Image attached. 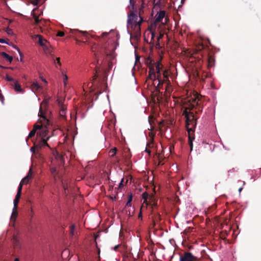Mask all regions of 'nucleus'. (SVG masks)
Returning a JSON list of instances; mask_svg holds the SVG:
<instances>
[{"label":"nucleus","instance_id":"26","mask_svg":"<svg viewBox=\"0 0 261 261\" xmlns=\"http://www.w3.org/2000/svg\"><path fill=\"white\" fill-rule=\"evenodd\" d=\"M158 160H159V163L158 165H163V163H162V161L163 160V159L162 158L160 154H159L158 156Z\"/></svg>","mask_w":261,"mask_h":261},{"label":"nucleus","instance_id":"41","mask_svg":"<svg viewBox=\"0 0 261 261\" xmlns=\"http://www.w3.org/2000/svg\"><path fill=\"white\" fill-rule=\"evenodd\" d=\"M0 43H8L4 39H0Z\"/></svg>","mask_w":261,"mask_h":261},{"label":"nucleus","instance_id":"5","mask_svg":"<svg viewBox=\"0 0 261 261\" xmlns=\"http://www.w3.org/2000/svg\"><path fill=\"white\" fill-rule=\"evenodd\" d=\"M142 198L144 200L143 203L150 205L152 209L157 206L158 201L153 194L149 195L148 193L144 192L142 194Z\"/></svg>","mask_w":261,"mask_h":261},{"label":"nucleus","instance_id":"15","mask_svg":"<svg viewBox=\"0 0 261 261\" xmlns=\"http://www.w3.org/2000/svg\"><path fill=\"white\" fill-rule=\"evenodd\" d=\"M207 61H208V67L209 68L212 67L214 65V62H215L214 57L213 56L209 55L208 56Z\"/></svg>","mask_w":261,"mask_h":261},{"label":"nucleus","instance_id":"11","mask_svg":"<svg viewBox=\"0 0 261 261\" xmlns=\"http://www.w3.org/2000/svg\"><path fill=\"white\" fill-rule=\"evenodd\" d=\"M21 186H19L17 190V193L16 197L14 200V210L17 209L18 203L19 201L20 195L21 194Z\"/></svg>","mask_w":261,"mask_h":261},{"label":"nucleus","instance_id":"55","mask_svg":"<svg viewBox=\"0 0 261 261\" xmlns=\"http://www.w3.org/2000/svg\"><path fill=\"white\" fill-rule=\"evenodd\" d=\"M0 68H4V67H3V66H2V65H0Z\"/></svg>","mask_w":261,"mask_h":261},{"label":"nucleus","instance_id":"57","mask_svg":"<svg viewBox=\"0 0 261 261\" xmlns=\"http://www.w3.org/2000/svg\"><path fill=\"white\" fill-rule=\"evenodd\" d=\"M31 213H33V210L32 209L31 210Z\"/></svg>","mask_w":261,"mask_h":261},{"label":"nucleus","instance_id":"1","mask_svg":"<svg viewBox=\"0 0 261 261\" xmlns=\"http://www.w3.org/2000/svg\"><path fill=\"white\" fill-rule=\"evenodd\" d=\"M146 4L144 0H129L127 8L129 10L127 29L134 30L136 36L141 34V25L143 20V14Z\"/></svg>","mask_w":261,"mask_h":261},{"label":"nucleus","instance_id":"33","mask_svg":"<svg viewBox=\"0 0 261 261\" xmlns=\"http://www.w3.org/2000/svg\"><path fill=\"white\" fill-rule=\"evenodd\" d=\"M42 126H43V125H42V124L41 125H35L33 129H36V131L37 129H40L42 127Z\"/></svg>","mask_w":261,"mask_h":261},{"label":"nucleus","instance_id":"34","mask_svg":"<svg viewBox=\"0 0 261 261\" xmlns=\"http://www.w3.org/2000/svg\"><path fill=\"white\" fill-rule=\"evenodd\" d=\"M13 47H14L15 49H16L18 51V53H19V55H20V56H22V53H21V51H20V49H19V48H18L17 46H16V45H14V46H13Z\"/></svg>","mask_w":261,"mask_h":261},{"label":"nucleus","instance_id":"38","mask_svg":"<svg viewBox=\"0 0 261 261\" xmlns=\"http://www.w3.org/2000/svg\"><path fill=\"white\" fill-rule=\"evenodd\" d=\"M131 206V202H128L127 201L125 207L126 208L127 207H130Z\"/></svg>","mask_w":261,"mask_h":261},{"label":"nucleus","instance_id":"42","mask_svg":"<svg viewBox=\"0 0 261 261\" xmlns=\"http://www.w3.org/2000/svg\"><path fill=\"white\" fill-rule=\"evenodd\" d=\"M7 29H8V31H7L8 34H10L12 33V30L11 29H10L9 28H8Z\"/></svg>","mask_w":261,"mask_h":261},{"label":"nucleus","instance_id":"2","mask_svg":"<svg viewBox=\"0 0 261 261\" xmlns=\"http://www.w3.org/2000/svg\"><path fill=\"white\" fill-rule=\"evenodd\" d=\"M201 103L200 99L198 97L196 98L192 103L186 108L182 114L186 118V126L188 133L189 144L191 150L193 148V141L195 139L194 132L198 119L191 111L194 110L196 115L201 113L203 109Z\"/></svg>","mask_w":261,"mask_h":261},{"label":"nucleus","instance_id":"45","mask_svg":"<svg viewBox=\"0 0 261 261\" xmlns=\"http://www.w3.org/2000/svg\"><path fill=\"white\" fill-rule=\"evenodd\" d=\"M38 1L39 0H35V1H34L33 2V4L34 5H37L38 4Z\"/></svg>","mask_w":261,"mask_h":261},{"label":"nucleus","instance_id":"30","mask_svg":"<svg viewBox=\"0 0 261 261\" xmlns=\"http://www.w3.org/2000/svg\"><path fill=\"white\" fill-rule=\"evenodd\" d=\"M63 82L64 83V85L66 86L67 84V81L68 80V76L66 74H63Z\"/></svg>","mask_w":261,"mask_h":261},{"label":"nucleus","instance_id":"48","mask_svg":"<svg viewBox=\"0 0 261 261\" xmlns=\"http://www.w3.org/2000/svg\"><path fill=\"white\" fill-rule=\"evenodd\" d=\"M119 245H117L114 247V250H117V248H118Z\"/></svg>","mask_w":261,"mask_h":261},{"label":"nucleus","instance_id":"40","mask_svg":"<svg viewBox=\"0 0 261 261\" xmlns=\"http://www.w3.org/2000/svg\"><path fill=\"white\" fill-rule=\"evenodd\" d=\"M204 46L203 44H201L198 46L199 50H202L204 48Z\"/></svg>","mask_w":261,"mask_h":261},{"label":"nucleus","instance_id":"31","mask_svg":"<svg viewBox=\"0 0 261 261\" xmlns=\"http://www.w3.org/2000/svg\"><path fill=\"white\" fill-rule=\"evenodd\" d=\"M17 215V212L16 211V209H13V212H12V217H16Z\"/></svg>","mask_w":261,"mask_h":261},{"label":"nucleus","instance_id":"21","mask_svg":"<svg viewBox=\"0 0 261 261\" xmlns=\"http://www.w3.org/2000/svg\"><path fill=\"white\" fill-rule=\"evenodd\" d=\"M50 170L51 175L54 176V178H55V179H56V176L57 174L56 169L54 167H51V168H50Z\"/></svg>","mask_w":261,"mask_h":261},{"label":"nucleus","instance_id":"56","mask_svg":"<svg viewBox=\"0 0 261 261\" xmlns=\"http://www.w3.org/2000/svg\"><path fill=\"white\" fill-rule=\"evenodd\" d=\"M104 34H106V35H108L107 33H105Z\"/></svg>","mask_w":261,"mask_h":261},{"label":"nucleus","instance_id":"50","mask_svg":"<svg viewBox=\"0 0 261 261\" xmlns=\"http://www.w3.org/2000/svg\"><path fill=\"white\" fill-rule=\"evenodd\" d=\"M14 261H19V260L18 258H16L14 259Z\"/></svg>","mask_w":261,"mask_h":261},{"label":"nucleus","instance_id":"52","mask_svg":"<svg viewBox=\"0 0 261 261\" xmlns=\"http://www.w3.org/2000/svg\"><path fill=\"white\" fill-rule=\"evenodd\" d=\"M80 41L79 40H76V43H80Z\"/></svg>","mask_w":261,"mask_h":261},{"label":"nucleus","instance_id":"3","mask_svg":"<svg viewBox=\"0 0 261 261\" xmlns=\"http://www.w3.org/2000/svg\"><path fill=\"white\" fill-rule=\"evenodd\" d=\"M169 70L165 68L160 61L156 62L154 64L150 63L149 66L148 78L153 81L157 80L158 87L165 84L166 91L169 92L172 91L171 83L169 79Z\"/></svg>","mask_w":261,"mask_h":261},{"label":"nucleus","instance_id":"36","mask_svg":"<svg viewBox=\"0 0 261 261\" xmlns=\"http://www.w3.org/2000/svg\"><path fill=\"white\" fill-rule=\"evenodd\" d=\"M132 201V194H130V195H129V196L128 197L127 201L128 202H131Z\"/></svg>","mask_w":261,"mask_h":261},{"label":"nucleus","instance_id":"12","mask_svg":"<svg viewBox=\"0 0 261 261\" xmlns=\"http://www.w3.org/2000/svg\"><path fill=\"white\" fill-rule=\"evenodd\" d=\"M152 221L154 225L156 222H158L161 220V215L160 213L156 212L154 209H152Z\"/></svg>","mask_w":261,"mask_h":261},{"label":"nucleus","instance_id":"18","mask_svg":"<svg viewBox=\"0 0 261 261\" xmlns=\"http://www.w3.org/2000/svg\"><path fill=\"white\" fill-rule=\"evenodd\" d=\"M29 180H30L28 179V177L25 176L22 179L19 185V186H21V190H22L23 185L27 184L29 182Z\"/></svg>","mask_w":261,"mask_h":261},{"label":"nucleus","instance_id":"37","mask_svg":"<svg viewBox=\"0 0 261 261\" xmlns=\"http://www.w3.org/2000/svg\"><path fill=\"white\" fill-rule=\"evenodd\" d=\"M146 152H147L149 155L150 154L151 151L149 148L146 147L145 150Z\"/></svg>","mask_w":261,"mask_h":261},{"label":"nucleus","instance_id":"10","mask_svg":"<svg viewBox=\"0 0 261 261\" xmlns=\"http://www.w3.org/2000/svg\"><path fill=\"white\" fill-rule=\"evenodd\" d=\"M10 84L15 92L21 93H23L24 92V90L21 88L20 84L17 81H16L15 82H14V83H11Z\"/></svg>","mask_w":261,"mask_h":261},{"label":"nucleus","instance_id":"20","mask_svg":"<svg viewBox=\"0 0 261 261\" xmlns=\"http://www.w3.org/2000/svg\"><path fill=\"white\" fill-rule=\"evenodd\" d=\"M155 29V28H151V25L149 27V29L150 30V33L151 34V41L154 39V37L155 36V32L154 31V30Z\"/></svg>","mask_w":261,"mask_h":261},{"label":"nucleus","instance_id":"25","mask_svg":"<svg viewBox=\"0 0 261 261\" xmlns=\"http://www.w3.org/2000/svg\"><path fill=\"white\" fill-rule=\"evenodd\" d=\"M36 129H33L31 132L30 133H29V136L28 137L29 138H32L33 137V136H34L35 133H36Z\"/></svg>","mask_w":261,"mask_h":261},{"label":"nucleus","instance_id":"28","mask_svg":"<svg viewBox=\"0 0 261 261\" xmlns=\"http://www.w3.org/2000/svg\"><path fill=\"white\" fill-rule=\"evenodd\" d=\"M6 79L8 81L11 82V83H14V82L16 81V80L8 75L6 76Z\"/></svg>","mask_w":261,"mask_h":261},{"label":"nucleus","instance_id":"13","mask_svg":"<svg viewBox=\"0 0 261 261\" xmlns=\"http://www.w3.org/2000/svg\"><path fill=\"white\" fill-rule=\"evenodd\" d=\"M42 47L43 49L45 54L51 55V54L53 50V48H51L50 43L49 42L46 41V42H45V43H44L42 46Z\"/></svg>","mask_w":261,"mask_h":261},{"label":"nucleus","instance_id":"49","mask_svg":"<svg viewBox=\"0 0 261 261\" xmlns=\"http://www.w3.org/2000/svg\"><path fill=\"white\" fill-rule=\"evenodd\" d=\"M124 181V178H122L121 180V182L123 183Z\"/></svg>","mask_w":261,"mask_h":261},{"label":"nucleus","instance_id":"4","mask_svg":"<svg viewBox=\"0 0 261 261\" xmlns=\"http://www.w3.org/2000/svg\"><path fill=\"white\" fill-rule=\"evenodd\" d=\"M49 101V99H45L40 104L38 116L39 117V122L42 123L44 128H42L40 135L42 137L43 144L45 145L48 146L47 140L49 139V137L45 140L44 138L47 135L48 130L47 127L50 125V121L46 117V113L47 111V106Z\"/></svg>","mask_w":261,"mask_h":261},{"label":"nucleus","instance_id":"24","mask_svg":"<svg viewBox=\"0 0 261 261\" xmlns=\"http://www.w3.org/2000/svg\"><path fill=\"white\" fill-rule=\"evenodd\" d=\"M164 35V33H161V32H160V35H159V36L158 37V38H157V39H158V43H156V45H159V46L160 45V43H159V40H160L161 39H162V38L163 37Z\"/></svg>","mask_w":261,"mask_h":261},{"label":"nucleus","instance_id":"7","mask_svg":"<svg viewBox=\"0 0 261 261\" xmlns=\"http://www.w3.org/2000/svg\"><path fill=\"white\" fill-rule=\"evenodd\" d=\"M73 35H75L76 37L81 38L83 42H85L89 39L88 33L86 31H80L77 30H74L71 31Z\"/></svg>","mask_w":261,"mask_h":261},{"label":"nucleus","instance_id":"14","mask_svg":"<svg viewBox=\"0 0 261 261\" xmlns=\"http://www.w3.org/2000/svg\"><path fill=\"white\" fill-rule=\"evenodd\" d=\"M60 117L65 119L66 118V108L64 106H62L59 112Z\"/></svg>","mask_w":261,"mask_h":261},{"label":"nucleus","instance_id":"51","mask_svg":"<svg viewBox=\"0 0 261 261\" xmlns=\"http://www.w3.org/2000/svg\"><path fill=\"white\" fill-rule=\"evenodd\" d=\"M96 78H97V75H95L94 80H96Z\"/></svg>","mask_w":261,"mask_h":261},{"label":"nucleus","instance_id":"8","mask_svg":"<svg viewBox=\"0 0 261 261\" xmlns=\"http://www.w3.org/2000/svg\"><path fill=\"white\" fill-rule=\"evenodd\" d=\"M165 11H160L156 15L155 21L151 23V27L156 28L158 23L161 22L165 16Z\"/></svg>","mask_w":261,"mask_h":261},{"label":"nucleus","instance_id":"39","mask_svg":"<svg viewBox=\"0 0 261 261\" xmlns=\"http://www.w3.org/2000/svg\"><path fill=\"white\" fill-rule=\"evenodd\" d=\"M56 60L57 61V63L60 65L61 66V63L60 62V58H57L56 59Z\"/></svg>","mask_w":261,"mask_h":261},{"label":"nucleus","instance_id":"44","mask_svg":"<svg viewBox=\"0 0 261 261\" xmlns=\"http://www.w3.org/2000/svg\"><path fill=\"white\" fill-rule=\"evenodd\" d=\"M123 186H124L123 184L120 182V184H119V189H121V188H122Z\"/></svg>","mask_w":261,"mask_h":261},{"label":"nucleus","instance_id":"46","mask_svg":"<svg viewBox=\"0 0 261 261\" xmlns=\"http://www.w3.org/2000/svg\"><path fill=\"white\" fill-rule=\"evenodd\" d=\"M31 150L33 152L35 153V148L34 147H32L31 148Z\"/></svg>","mask_w":261,"mask_h":261},{"label":"nucleus","instance_id":"27","mask_svg":"<svg viewBox=\"0 0 261 261\" xmlns=\"http://www.w3.org/2000/svg\"><path fill=\"white\" fill-rule=\"evenodd\" d=\"M32 174L33 173H32V169H30L29 171V173H28L27 175L25 177H28V179L30 180L32 178Z\"/></svg>","mask_w":261,"mask_h":261},{"label":"nucleus","instance_id":"54","mask_svg":"<svg viewBox=\"0 0 261 261\" xmlns=\"http://www.w3.org/2000/svg\"><path fill=\"white\" fill-rule=\"evenodd\" d=\"M42 80H43V81H44V82L47 83V82H46V81L45 80L43 79Z\"/></svg>","mask_w":261,"mask_h":261},{"label":"nucleus","instance_id":"35","mask_svg":"<svg viewBox=\"0 0 261 261\" xmlns=\"http://www.w3.org/2000/svg\"><path fill=\"white\" fill-rule=\"evenodd\" d=\"M57 36L60 37H63L64 36V33L62 31H59L57 34Z\"/></svg>","mask_w":261,"mask_h":261},{"label":"nucleus","instance_id":"16","mask_svg":"<svg viewBox=\"0 0 261 261\" xmlns=\"http://www.w3.org/2000/svg\"><path fill=\"white\" fill-rule=\"evenodd\" d=\"M1 55L2 57L10 62H11L13 60V58L12 56H9L8 54L6 53L5 52H2L1 53Z\"/></svg>","mask_w":261,"mask_h":261},{"label":"nucleus","instance_id":"22","mask_svg":"<svg viewBox=\"0 0 261 261\" xmlns=\"http://www.w3.org/2000/svg\"><path fill=\"white\" fill-rule=\"evenodd\" d=\"M153 147V140H150V141L147 144L146 147L150 149Z\"/></svg>","mask_w":261,"mask_h":261},{"label":"nucleus","instance_id":"47","mask_svg":"<svg viewBox=\"0 0 261 261\" xmlns=\"http://www.w3.org/2000/svg\"><path fill=\"white\" fill-rule=\"evenodd\" d=\"M242 190H243V188H242V187L240 188L239 189V193H240L241 192V191H242Z\"/></svg>","mask_w":261,"mask_h":261},{"label":"nucleus","instance_id":"53","mask_svg":"<svg viewBox=\"0 0 261 261\" xmlns=\"http://www.w3.org/2000/svg\"><path fill=\"white\" fill-rule=\"evenodd\" d=\"M142 216V214H141V212H140L139 215V217H141Z\"/></svg>","mask_w":261,"mask_h":261},{"label":"nucleus","instance_id":"17","mask_svg":"<svg viewBox=\"0 0 261 261\" xmlns=\"http://www.w3.org/2000/svg\"><path fill=\"white\" fill-rule=\"evenodd\" d=\"M31 88H32V90L34 91H37L40 88H41V86L38 84V83L37 82H33L31 84Z\"/></svg>","mask_w":261,"mask_h":261},{"label":"nucleus","instance_id":"23","mask_svg":"<svg viewBox=\"0 0 261 261\" xmlns=\"http://www.w3.org/2000/svg\"><path fill=\"white\" fill-rule=\"evenodd\" d=\"M75 226L74 225H72L70 227V233L72 236L74 235V231Z\"/></svg>","mask_w":261,"mask_h":261},{"label":"nucleus","instance_id":"43","mask_svg":"<svg viewBox=\"0 0 261 261\" xmlns=\"http://www.w3.org/2000/svg\"><path fill=\"white\" fill-rule=\"evenodd\" d=\"M227 234H228L227 232H226L225 233V234H224L223 233H222V234H221V236H222V237H224V239H225V238L226 236H227Z\"/></svg>","mask_w":261,"mask_h":261},{"label":"nucleus","instance_id":"32","mask_svg":"<svg viewBox=\"0 0 261 261\" xmlns=\"http://www.w3.org/2000/svg\"><path fill=\"white\" fill-rule=\"evenodd\" d=\"M62 184H63V189L64 190L65 194H67L68 193V190L67 186L64 185L63 182H62Z\"/></svg>","mask_w":261,"mask_h":261},{"label":"nucleus","instance_id":"9","mask_svg":"<svg viewBox=\"0 0 261 261\" xmlns=\"http://www.w3.org/2000/svg\"><path fill=\"white\" fill-rule=\"evenodd\" d=\"M32 38L34 40H37L38 39V43L39 44L40 46H42L46 41H47L45 39H44L43 36L41 35H34L32 36Z\"/></svg>","mask_w":261,"mask_h":261},{"label":"nucleus","instance_id":"6","mask_svg":"<svg viewBox=\"0 0 261 261\" xmlns=\"http://www.w3.org/2000/svg\"><path fill=\"white\" fill-rule=\"evenodd\" d=\"M200 259V258L193 255L190 252H185L179 258L180 261H199Z\"/></svg>","mask_w":261,"mask_h":261},{"label":"nucleus","instance_id":"19","mask_svg":"<svg viewBox=\"0 0 261 261\" xmlns=\"http://www.w3.org/2000/svg\"><path fill=\"white\" fill-rule=\"evenodd\" d=\"M117 151V149L116 147H114V148L111 149L109 152L110 156L111 157L114 156L116 154Z\"/></svg>","mask_w":261,"mask_h":261},{"label":"nucleus","instance_id":"29","mask_svg":"<svg viewBox=\"0 0 261 261\" xmlns=\"http://www.w3.org/2000/svg\"><path fill=\"white\" fill-rule=\"evenodd\" d=\"M34 19H35V22H34V24L37 25V24H38L40 22V20L38 18V16H37L36 15H35L34 16Z\"/></svg>","mask_w":261,"mask_h":261}]
</instances>
